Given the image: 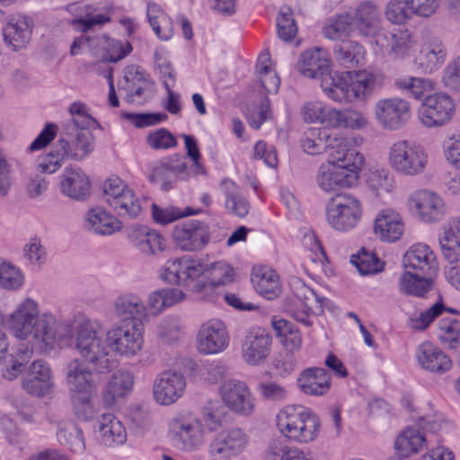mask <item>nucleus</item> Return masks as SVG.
I'll list each match as a JSON object with an SVG mask.
<instances>
[{"label": "nucleus", "mask_w": 460, "mask_h": 460, "mask_svg": "<svg viewBox=\"0 0 460 460\" xmlns=\"http://www.w3.org/2000/svg\"><path fill=\"white\" fill-rule=\"evenodd\" d=\"M9 328L21 340L30 339L39 351L50 349L57 340L58 323L51 313L40 314L39 303L22 299L10 314Z\"/></svg>", "instance_id": "nucleus-1"}, {"label": "nucleus", "mask_w": 460, "mask_h": 460, "mask_svg": "<svg viewBox=\"0 0 460 460\" xmlns=\"http://www.w3.org/2000/svg\"><path fill=\"white\" fill-rule=\"evenodd\" d=\"M75 349L84 362L93 365L100 373H108L116 367L106 338L100 334L96 323L84 320L79 323L75 338Z\"/></svg>", "instance_id": "nucleus-2"}, {"label": "nucleus", "mask_w": 460, "mask_h": 460, "mask_svg": "<svg viewBox=\"0 0 460 460\" xmlns=\"http://www.w3.org/2000/svg\"><path fill=\"white\" fill-rule=\"evenodd\" d=\"M276 422L281 435L298 444L315 440L321 429L319 417L311 409L298 404L283 407L276 416Z\"/></svg>", "instance_id": "nucleus-3"}, {"label": "nucleus", "mask_w": 460, "mask_h": 460, "mask_svg": "<svg viewBox=\"0 0 460 460\" xmlns=\"http://www.w3.org/2000/svg\"><path fill=\"white\" fill-rule=\"evenodd\" d=\"M429 156L426 150L414 141L400 139L391 144L387 162L398 174L414 177L424 172Z\"/></svg>", "instance_id": "nucleus-4"}, {"label": "nucleus", "mask_w": 460, "mask_h": 460, "mask_svg": "<svg viewBox=\"0 0 460 460\" xmlns=\"http://www.w3.org/2000/svg\"><path fill=\"white\" fill-rule=\"evenodd\" d=\"M110 352L125 358L138 357L145 344L144 326L138 321H121L106 331Z\"/></svg>", "instance_id": "nucleus-5"}, {"label": "nucleus", "mask_w": 460, "mask_h": 460, "mask_svg": "<svg viewBox=\"0 0 460 460\" xmlns=\"http://www.w3.org/2000/svg\"><path fill=\"white\" fill-rule=\"evenodd\" d=\"M419 426H407L397 435L394 447L401 457H411L424 450L428 446L425 430L437 432L440 429L442 420L440 416H420L418 418Z\"/></svg>", "instance_id": "nucleus-6"}, {"label": "nucleus", "mask_w": 460, "mask_h": 460, "mask_svg": "<svg viewBox=\"0 0 460 460\" xmlns=\"http://www.w3.org/2000/svg\"><path fill=\"white\" fill-rule=\"evenodd\" d=\"M362 207L358 198L340 193L326 205V218L329 225L341 232L354 228L360 221Z\"/></svg>", "instance_id": "nucleus-7"}, {"label": "nucleus", "mask_w": 460, "mask_h": 460, "mask_svg": "<svg viewBox=\"0 0 460 460\" xmlns=\"http://www.w3.org/2000/svg\"><path fill=\"white\" fill-rule=\"evenodd\" d=\"M455 112L454 100L445 93H435L424 98L418 109V118L425 128H440L452 119Z\"/></svg>", "instance_id": "nucleus-8"}, {"label": "nucleus", "mask_w": 460, "mask_h": 460, "mask_svg": "<svg viewBox=\"0 0 460 460\" xmlns=\"http://www.w3.org/2000/svg\"><path fill=\"white\" fill-rule=\"evenodd\" d=\"M218 393L221 402L234 414L246 417L254 412L256 399L244 381L226 379L220 385Z\"/></svg>", "instance_id": "nucleus-9"}, {"label": "nucleus", "mask_w": 460, "mask_h": 460, "mask_svg": "<svg viewBox=\"0 0 460 460\" xmlns=\"http://www.w3.org/2000/svg\"><path fill=\"white\" fill-rule=\"evenodd\" d=\"M374 114L384 129L399 130L409 122L411 107L407 100L401 97L384 98L376 102Z\"/></svg>", "instance_id": "nucleus-10"}, {"label": "nucleus", "mask_w": 460, "mask_h": 460, "mask_svg": "<svg viewBox=\"0 0 460 460\" xmlns=\"http://www.w3.org/2000/svg\"><path fill=\"white\" fill-rule=\"evenodd\" d=\"M226 323L217 318L203 323L197 333L196 346L200 354L212 355L224 351L229 344Z\"/></svg>", "instance_id": "nucleus-11"}, {"label": "nucleus", "mask_w": 460, "mask_h": 460, "mask_svg": "<svg viewBox=\"0 0 460 460\" xmlns=\"http://www.w3.org/2000/svg\"><path fill=\"white\" fill-rule=\"evenodd\" d=\"M329 143L327 163L358 175L364 164L363 155L352 146L349 140L338 137L335 134H332Z\"/></svg>", "instance_id": "nucleus-12"}, {"label": "nucleus", "mask_w": 460, "mask_h": 460, "mask_svg": "<svg viewBox=\"0 0 460 460\" xmlns=\"http://www.w3.org/2000/svg\"><path fill=\"white\" fill-rule=\"evenodd\" d=\"M408 207L421 221L438 222L446 214L444 200L437 193L428 190H418L408 198Z\"/></svg>", "instance_id": "nucleus-13"}, {"label": "nucleus", "mask_w": 460, "mask_h": 460, "mask_svg": "<svg viewBox=\"0 0 460 460\" xmlns=\"http://www.w3.org/2000/svg\"><path fill=\"white\" fill-rule=\"evenodd\" d=\"M186 378L178 371L166 370L160 373L153 382L155 401L161 405H172L185 393Z\"/></svg>", "instance_id": "nucleus-14"}, {"label": "nucleus", "mask_w": 460, "mask_h": 460, "mask_svg": "<svg viewBox=\"0 0 460 460\" xmlns=\"http://www.w3.org/2000/svg\"><path fill=\"white\" fill-rule=\"evenodd\" d=\"M187 177L186 158L174 154L159 161L153 167L148 179L163 190H169L178 180H186Z\"/></svg>", "instance_id": "nucleus-15"}, {"label": "nucleus", "mask_w": 460, "mask_h": 460, "mask_svg": "<svg viewBox=\"0 0 460 460\" xmlns=\"http://www.w3.org/2000/svg\"><path fill=\"white\" fill-rule=\"evenodd\" d=\"M208 226L199 220H189L174 226L172 241L185 252H197L203 249L209 241Z\"/></svg>", "instance_id": "nucleus-16"}, {"label": "nucleus", "mask_w": 460, "mask_h": 460, "mask_svg": "<svg viewBox=\"0 0 460 460\" xmlns=\"http://www.w3.org/2000/svg\"><path fill=\"white\" fill-rule=\"evenodd\" d=\"M272 339L261 327L251 328L242 342V357L246 363L258 366L265 362L270 353Z\"/></svg>", "instance_id": "nucleus-17"}, {"label": "nucleus", "mask_w": 460, "mask_h": 460, "mask_svg": "<svg viewBox=\"0 0 460 460\" xmlns=\"http://www.w3.org/2000/svg\"><path fill=\"white\" fill-rule=\"evenodd\" d=\"M206 429L198 418H174L170 422V432L181 447L186 450L197 448L204 444Z\"/></svg>", "instance_id": "nucleus-18"}, {"label": "nucleus", "mask_w": 460, "mask_h": 460, "mask_svg": "<svg viewBox=\"0 0 460 460\" xmlns=\"http://www.w3.org/2000/svg\"><path fill=\"white\" fill-rule=\"evenodd\" d=\"M294 292L301 305L291 310L290 315L304 325L311 326L313 316L323 311L324 298L318 296L312 288L299 280L294 283Z\"/></svg>", "instance_id": "nucleus-19"}, {"label": "nucleus", "mask_w": 460, "mask_h": 460, "mask_svg": "<svg viewBox=\"0 0 460 460\" xmlns=\"http://www.w3.org/2000/svg\"><path fill=\"white\" fill-rule=\"evenodd\" d=\"M249 443L247 434L240 428H231L218 433L210 444L212 456L231 459L242 454Z\"/></svg>", "instance_id": "nucleus-20"}, {"label": "nucleus", "mask_w": 460, "mask_h": 460, "mask_svg": "<svg viewBox=\"0 0 460 460\" xmlns=\"http://www.w3.org/2000/svg\"><path fill=\"white\" fill-rule=\"evenodd\" d=\"M66 138L58 139V148L66 158L82 161L93 152L95 137L90 129L66 130Z\"/></svg>", "instance_id": "nucleus-21"}, {"label": "nucleus", "mask_w": 460, "mask_h": 460, "mask_svg": "<svg viewBox=\"0 0 460 460\" xmlns=\"http://www.w3.org/2000/svg\"><path fill=\"white\" fill-rule=\"evenodd\" d=\"M349 21L353 31H357L361 36L376 38L384 31L381 27L382 16L376 4L372 2H363L355 10L353 15H349Z\"/></svg>", "instance_id": "nucleus-22"}, {"label": "nucleus", "mask_w": 460, "mask_h": 460, "mask_svg": "<svg viewBox=\"0 0 460 460\" xmlns=\"http://www.w3.org/2000/svg\"><path fill=\"white\" fill-rule=\"evenodd\" d=\"M53 385V375L49 365L43 360L33 361L22 380L24 390L30 394L43 397L52 391Z\"/></svg>", "instance_id": "nucleus-23"}, {"label": "nucleus", "mask_w": 460, "mask_h": 460, "mask_svg": "<svg viewBox=\"0 0 460 460\" xmlns=\"http://www.w3.org/2000/svg\"><path fill=\"white\" fill-rule=\"evenodd\" d=\"M93 428L97 441L103 447H116L127 441L126 429L113 414H102L98 417Z\"/></svg>", "instance_id": "nucleus-24"}, {"label": "nucleus", "mask_w": 460, "mask_h": 460, "mask_svg": "<svg viewBox=\"0 0 460 460\" xmlns=\"http://www.w3.org/2000/svg\"><path fill=\"white\" fill-rule=\"evenodd\" d=\"M65 377L70 394L96 391L93 370L80 358H72L66 363Z\"/></svg>", "instance_id": "nucleus-25"}, {"label": "nucleus", "mask_w": 460, "mask_h": 460, "mask_svg": "<svg viewBox=\"0 0 460 460\" xmlns=\"http://www.w3.org/2000/svg\"><path fill=\"white\" fill-rule=\"evenodd\" d=\"M415 358L421 369L430 373L441 375L452 367L451 358L429 341H424L417 347Z\"/></svg>", "instance_id": "nucleus-26"}, {"label": "nucleus", "mask_w": 460, "mask_h": 460, "mask_svg": "<svg viewBox=\"0 0 460 460\" xmlns=\"http://www.w3.org/2000/svg\"><path fill=\"white\" fill-rule=\"evenodd\" d=\"M403 266L413 273L431 276L438 270L437 258L425 243H416L409 248L403 257Z\"/></svg>", "instance_id": "nucleus-27"}, {"label": "nucleus", "mask_w": 460, "mask_h": 460, "mask_svg": "<svg viewBox=\"0 0 460 460\" xmlns=\"http://www.w3.org/2000/svg\"><path fill=\"white\" fill-rule=\"evenodd\" d=\"M34 415L33 407L27 403H15L13 410L0 418V426L9 443L16 444L23 438L19 422H31Z\"/></svg>", "instance_id": "nucleus-28"}, {"label": "nucleus", "mask_w": 460, "mask_h": 460, "mask_svg": "<svg viewBox=\"0 0 460 460\" xmlns=\"http://www.w3.org/2000/svg\"><path fill=\"white\" fill-rule=\"evenodd\" d=\"M124 81L120 90L126 93V100L128 102L142 105L151 98L149 84L138 66H128Z\"/></svg>", "instance_id": "nucleus-29"}, {"label": "nucleus", "mask_w": 460, "mask_h": 460, "mask_svg": "<svg viewBox=\"0 0 460 460\" xmlns=\"http://www.w3.org/2000/svg\"><path fill=\"white\" fill-rule=\"evenodd\" d=\"M357 179L358 175L356 173L341 170L329 163L319 167L316 176L319 188L325 192L351 187Z\"/></svg>", "instance_id": "nucleus-30"}, {"label": "nucleus", "mask_w": 460, "mask_h": 460, "mask_svg": "<svg viewBox=\"0 0 460 460\" xmlns=\"http://www.w3.org/2000/svg\"><path fill=\"white\" fill-rule=\"evenodd\" d=\"M134 383V375L130 371L119 369L114 372L102 392L105 405L112 407L123 401L132 392Z\"/></svg>", "instance_id": "nucleus-31"}, {"label": "nucleus", "mask_w": 460, "mask_h": 460, "mask_svg": "<svg viewBox=\"0 0 460 460\" xmlns=\"http://www.w3.org/2000/svg\"><path fill=\"white\" fill-rule=\"evenodd\" d=\"M59 186L62 194L74 200H84L90 194L89 178L78 167H66L61 176Z\"/></svg>", "instance_id": "nucleus-32"}, {"label": "nucleus", "mask_w": 460, "mask_h": 460, "mask_svg": "<svg viewBox=\"0 0 460 460\" xmlns=\"http://www.w3.org/2000/svg\"><path fill=\"white\" fill-rule=\"evenodd\" d=\"M447 49L438 39L424 42L414 58L415 66L424 74L438 70L446 61Z\"/></svg>", "instance_id": "nucleus-33"}, {"label": "nucleus", "mask_w": 460, "mask_h": 460, "mask_svg": "<svg viewBox=\"0 0 460 460\" xmlns=\"http://www.w3.org/2000/svg\"><path fill=\"white\" fill-rule=\"evenodd\" d=\"M376 44L382 51L394 58H403L413 47L415 41L408 30L395 29L390 32L383 31L377 36Z\"/></svg>", "instance_id": "nucleus-34"}, {"label": "nucleus", "mask_w": 460, "mask_h": 460, "mask_svg": "<svg viewBox=\"0 0 460 460\" xmlns=\"http://www.w3.org/2000/svg\"><path fill=\"white\" fill-rule=\"evenodd\" d=\"M66 10L75 16L70 22L71 26L81 32H87L94 26L111 22L109 15L99 13L97 9L91 4L74 3L68 4Z\"/></svg>", "instance_id": "nucleus-35"}, {"label": "nucleus", "mask_w": 460, "mask_h": 460, "mask_svg": "<svg viewBox=\"0 0 460 460\" xmlns=\"http://www.w3.org/2000/svg\"><path fill=\"white\" fill-rule=\"evenodd\" d=\"M31 35V20L22 15L10 18L3 29L4 43L15 51L23 49L29 43Z\"/></svg>", "instance_id": "nucleus-36"}, {"label": "nucleus", "mask_w": 460, "mask_h": 460, "mask_svg": "<svg viewBox=\"0 0 460 460\" xmlns=\"http://www.w3.org/2000/svg\"><path fill=\"white\" fill-rule=\"evenodd\" d=\"M332 60L328 53L320 48L301 54L300 73L309 78L320 77L321 80L331 72Z\"/></svg>", "instance_id": "nucleus-37"}, {"label": "nucleus", "mask_w": 460, "mask_h": 460, "mask_svg": "<svg viewBox=\"0 0 460 460\" xmlns=\"http://www.w3.org/2000/svg\"><path fill=\"white\" fill-rule=\"evenodd\" d=\"M297 385L305 394L321 396L331 388V376L323 367H309L300 374Z\"/></svg>", "instance_id": "nucleus-38"}, {"label": "nucleus", "mask_w": 460, "mask_h": 460, "mask_svg": "<svg viewBox=\"0 0 460 460\" xmlns=\"http://www.w3.org/2000/svg\"><path fill=\"white\" fill-rule=\"evenodd\" d=\"M128 240L139 251L146 254H154L165 249L166 242L162 234L145 226H133L128 234Z\"/></svg>", "instance_id": "nucleus-39"}, {"label": "nucleus", "mask_w": 460, "mask_h": 460, "mask_svg": "<svg viewBox=\"0 0 460 460\" xmlns=\"http://www.w3.org/2000/svg\"><path fill=\"white\" fill-rule=\"evenodd\" d=\"M443 258L450 264L460 262V219L453 218L443 228L439 237Z\"/></svg>", "instance_id": "nucleus-40"}, {"label": "nucleus", "mask_w": 460, "mask_h": 460, "mask_svg": "<svg viewBox=\"0 0 460 460\" xmlns=\"http://www.w3.org/2000/svg\"><path fill=\"white\" fill-rule=\"evenodd\" d=\"M219 189L225 197V208L230 215L242 218L249 213L250 203L234 181L224 178L219 182Z\"/></svg>", "instance_id": "nucleus-41"}, {"label": "nucleus", "mask_w": 460, "mask_h": 460, "mask_svg": "<svg viewBox=\"0 0 460 460\" xmlns=\"http://www.w3.org/2000/svg\"><path fill=\"white\" fill-rule=\"evenodd\" d=\"M85 227L101 235L112 234L121 228V222L104 208L97 207L84 215Z\"/></svg>", "instance_id": "nucleus-42"}, {"label": "nucleus", "mask_w": 460, "mask_h": 460, "mask_svg": "<svg viewBox=\"0 0 460 460\" xmlns=\"http://www.w3.org/2000/svg\"><path fill=\"white\" fill-rule=\"evenodd\" d=\"M375 234L385 242H394L403 232L401 216L391 209L381 211L375 220Z\"/></svg>", "instance_id": "nucleus-43"}, {"label": "nucleus", "mask_w": 460, "mask_h": 460, "mask_svg": "<svg viewBox=\"0 0 460 460\" xmlns=\"http://www.w3.org/2000/svg\"><path fill=\"white\" fill-rule=\"evenodd\" d=\"M252 282L255 290L267 299L276 297L280 292L279 278L276 271L267 266L252 268Z\"/></svg>", "instance_id": "nucleus-44"}, {"label": "nucleus", "mask_w": 460, "mask_h": 460, "mask_svg": "<svg viewBox=\"0 0 460 460\" xmlns=\"http://www.w3.org/2000/svg\"><path fill=\"white\" fill-rule=\"evenodd\" d=\"M368 190L378 198H385L396 190L394 177L386 168H371L365 174Z\"/></svg>", "instance_id": "nucleus-45"}, {"label": "nucleus", "mask_w": 460, "mask_h": 460, "mask_svg": "<svg viewBox=\"0 0 460 460\" xmlns=\"http://www.w3.org/2000/svg\"><path fill=\"white\" fill-rule=\"evenodd\" d=\"M114 313L124 321H137L146 315V308L142 298L135 293H123L113 302Z\"/></svg>", "instance_id": "nucleus-46"}, {"label": "nucleus", "mask_w": 460, "mask_h": 460, "mask_svg": "<svg viewBox=\"0 0 460 460\" xmlns=\"http://www.w3.org/2000/svg\"><path fill=\"white\" fill-rule=\"evenodd\" d=\"M185 298L183 291L178 288H161L152 291L146 299V314L153 315L161 314L165 308L182 301Z\"/></svg>", "instance_id": "nucleus-47"}, {"label": "nucleus", "mask_w": 460, "mask_h": 460, "mask_svg": "<svg viewBox=\"0 0 460 460\" xmlns=\"http://www.w3.org/2000/svg\"><path fill=\"white\" fill-rule=\"evenodd\" d=\"M321 87L325 94L337 102H350L349 76L338 72H330L321 81Z\"/></svg>", "instance_id": "nucleus-48"}, {"label": "nucleus", "mask_w": 460, "mask_h": 460, "mask_svg": "<svg viewBox=\"0 0 460 460\" xmlns=\"http://www.w3.org/2000/svg\"><path fill=\"white\" fill-rule=\"evenodd\" d=\"M394 87L409 97L421 100L435 89V83L429 78L406 75L396 78Z\"/></svg>", "instance_id": "nucleus-49"}, {"label": "nucleus", "mask_w": 460, "mask_h": 460, "mask_svg": "<svg viewBox=\"0 0 460 460\" xmlns=\"http://www.w3.org/2000/svg\"><path fill=\"white\" fill-rule=\"evenodd\" d=\"M400 291L407 296L425 297L433 290L430 276L405 271L400 278Z\"/></svg>", "instance_id": "nucleus-50"}, {"label": "nucleus", "mask_w": 460, "mask_h": 460, "mask_svg": "<svg viewBox=\"0 0 460 460\" xmlns=\"http://www.w3.org/2000/svg\"><path fill=\"white\" fill-rule=\"evenodd\" d=\"M350 102L365 101L376 86V76L366 70L348 73Z\"/></svg>", "instance_id": "nucleus-51"}, {"label": "nucleus", "mask_w": 460, "mask_h": 460, "mask_svg": "<svg viewBox=\"0 0 460 460\" xmlns=\"http://www.w3.org/2000/svg\"><path fill=\"white\" fill-rule=\"evenodd\" d=\"M335 61L344 68H353L364 58L363 47L354 40H342L333 48Z\"/></svg>", "instance_id": "nucleus-52"}, {"label": "nucleus", "mask_w": 460, "mask_h": 460, "mask_svg": "<svg viewBox=\"0 0 460 460\" xmlns=\"http://www.w3.org/2000/svg\"><path fill=\"white\" fill-rule=\"evenodd\" d=\"M148 22L162 40H168L173 36V27L171 18L155 3H148L146 8Z\"/></svg>", "instance_id": "nucleus-53"}, {"label": "nucleus", "mask_w": 460, "mask_h": 460, "mask_svg": "<svg viewBox=\"0 0 460 460\" xmlns=\"http://www.w3.org/2000/svg\"><path fill=\"white\" fill-rule=\"evenodd\" d=\"M57 438L61 445L66 446L72 453L82 454L85 450V439L82 429L73 422L59 425Z\"/></svg>", "instance_id": "nucleus-54"}, {"label": "nucleus", "mask_w": 460, "mask_h": 460, "mask_svg": "<svg viewBox=\"0 0 460 460\" xmlns=\"http://www.w3.org/2000/svg\"><path fill=\"white\" fill-rule=\"evenodd\" d=\"M226 416V407L221 401L211 399L202 407L199 420L208 431L214 432L222 428Z\"/></svg>", "instance_id": "nucleus-55"}, {"label": "nucleus", "mask_w": 460, "mask_h": 460, "mask_svg": "<svg viewBox=\"0 0 460 460\" xmlns=\"http://www.w3.org/2000/svg\"><path fill=\"white\" fill-rule=\"evenodd\" d=\"M330 120L331 126L330 128H345L350 129H362L367 125V119L364 115L363 112L357 111L347 109L344 111H340L334 109V111H332Z\"/></svg>", "instance_id": "nucleus-56"}, {"label": "nucleus", "mask_w": 460, "mask_h": 460, "mask_svg": "<svg viewBox=\"0 0 460 460\" xmlns=\"http://www.w3.org/2000/svg\"><path fill=\"white\" fill-rule=\"evenodd\" d=\"M269 52L262 53L257 63V74L261 87L269 93H276L280 84V79L277 73L270 67Z\"/></svg>", "instance_id": "nucleus-57"}, {"label": "nucleus", "mask_w": 460, "mask_h": 460, "mask_svg": "<svg viewBox=\"0 0 460 460\" xmlns=\"http://www.w3.org/2000/svg\"><path fill=\"white\" fill-rule=\"evenodd\" d=\"M334 108L325 106L321 102H306L301 108L303 119L306 123H319L327 128L331 126V114Z\"/></svg>", "instance_id": "nucleus-58"}, {"label": "nucleus", "mask_w": 460, "mask_h": 460, "mask_svg": "<svg viewBox=\"0 0 460 460\" xmlns=\"http://www.w3.org/2000/svg\"><path fill=\"white\" fill-rule=\"evenodd\" d=\"M332 137V134L329 133L327 129H310L305 134L302 147L309 155L327 152Z\"/></svg>", "instance_id": "nucleus-59"}, {"label": "nucleus", "mask_w": 460, "mask_h": 460, "mask_svg": "<svg viewBox=\"0 0 460 460\" xmlns=\"http://www.w3.org/2000/svg\"><path fill=\"white\" fill-rule=\"evenodd\" d=\"M273 327L277 336L281 338V342L287 349L290 350H298L301 348V333L290 322L284 319L274 321Z\"/></svg>", "instance_id": "nucleus-60"}, {"label": "nucleus", "mask_w": 460, "mask_h": 460, "mask_svg": "<svg viewBox=\"0 0 460 460\" xmlns=\"http://www.w3.org/2000/svg\"><path fill=\"white\" fill-rule=\"evenodd\" d=\"M131 190L132 188L120 178L111 177L102 185L103 199L111 208H114L120 206L118 204L124 199L126 193Z\"/></svg>", "instance_id": "nucleus-61"}, {"label": "nucleus", "mask_w": 460, "mask_h": 460, "mask_svg": "<svg viewBox=\"0 0 460 460\" xmlns=\"http://www.w3.org/2000/svg\"><path fill=\"white\" fill-rule=\"evenodd\" d=\"M350 262L355 265L361 275L376 274L383 270L384 262L377 256L365 248L350 257Z\"/></svg>", "instance_id": "nucleus-62"}, {"label": "nucleus", "mask_w": 460, "mask_h": 460, "mask_svg": "<svg viewBox=\"0 0 460 460\" xmlns=\"http://www.w3.org/2000/svg\"><path fill=\"white\" fill-rule=\"evenodd\" d=\"M71 120L66 124V130L90 129L95 119L90 115L89 108L82 102H75L68 108Z\"/></svg>", "instance_id": "nucleus-63"}, {"label": "nucleus", "mask_w": 460, "mask_h": 460, "mask_svg": "<svg viewBox=\"0 0 460 460\" xmlns=\"http://www.w3.org/2000/svg\"><path fill=\"white\" fill-rule=\"evenodd\" d=\"M438 335L441 343L449 349L460 346V322L455 318H442L438 323Z\"/></svg>", "instance_id": "nucleus-64"}]
</instances>
